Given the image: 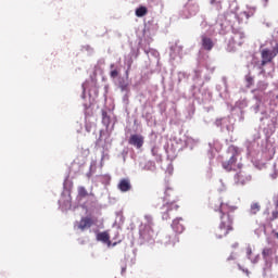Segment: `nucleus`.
<instances>
[{"mask_svg":"<svg viewBox=\"0 0 278 278\" xmlns=\"http://www.w3.org/2000/svg\"><path fill=\"white\" fill-rule=\"evenodd\" d=\"M214 210L220 214L219 225L215 230V238L220 240L223 238H227V236L233 231V213L238 207L217 200L214 203Z\"/></svg>","mask_w":278,"mask_h":278,"instance_id":"nucleus-1","label":"nucleus"},{"mask_svg":"<svg viewBox=\"0 0 278 278\" xmlns=\"http://www.w3.org/2000/svg\"><path fill=\"white\" fill-rule=\"evenodd\" d=\"M226 153L228 160L222 163L223 169L228 173H231V170H240V168H242V163L238 161V157H240V148L229 146Z\"/></svg>","mask_w":278,"mask_h":278,"instance_id":"nucleus-2","label":"nucleus"},{"mask_svg":"<svg viewBox=\"0 0 278 278\" xmlns=\"http://www.w3.org/2000/svg\"><path fill=\"white\" fill-rule=\"evenodd\" d=\"M244 42H247V35L244 31L233 28L230 38L228 39L227 51L229 53L238 51Z\"/></svg>","mask_w":278,"mask_h":278,"instance_id":"nucleus-3","label":"nucleus"},{"mask_svg":"<svg viewBox=\"0 0 278 278\" xmlns=\"http://www.w3.org/2000/svg\"><path fill=\"white\" fill-rule=\"evenodd\" d=\"M261 68H264L266 64H270L273 60H275V54L271 52L270 49L265 48L261 51Z\"/></svg>","mask_w":278,"mask_h":278,"instance_id":"nucleus-4","label":"nucleus"},{"mask_svg":"<svg viewBox=\"0 0 278 278\" xmlns=\"http://www.w3.org/2000/svg\"><path fill=\"white\" fill-rule=\"evenodd\" d=\"M96 224L97 223L92 217H83L77 225V229H79L80 231H86V229H90V227Z\"/></svg>","mask_w":278,"mask_h":278,"instance_id":"nucleus-5","label":"nucleus"},{"mask_svg":"<svg viewBox=\"0 0 278 278\" xmlns=\"http://www.w3.org/2000/svg\"><path fill=\"white\" fill-rule=\"evenodd\" d=\"M249 181H251V176L242 170L235 175V184H237V186H244L245 184H249Z\"/></svg>","mask_w":278,"mask_h":278,"instance_id":"nucleus-6","label":"nucleus"},{"mask_svg":"<svg viewBox=\"0 0 278 278\" xmlns=\"http://www.w3.org/2000/svg\"><path fill=\"white\" fill-rule=\"evenodd\" d=\"M129 144L136 147L137 149H142V144H144V137L140 135H132L129 138Z\"/></svg>","mask_w":278,"mask_h":278,"instance_id":"nucleus-7","label":"nucleus"},{"mask_svg":"<svg viewBox=\"0 0 278 278\" xmlns=\"http://www.w3.org/2000/svg\"><path fill=\"white\" fill-rule=\"evenodd\" d=\"M201 40L202 49H204V51H212V49H214V40H212V38L207 37L206 35H202Z\"/></svg>","mask_w":278,"mask_h":278,"instance_id":"nucleus-8","label":"nucleus"},{"mask_svg":"<svg viewBox=\"0 0 278 278\" xmlns=\"http://www.w3.org/2000/svg\"><path fill=\"white\" fill-rule=\"evenodd\" d=\"M181 220L184 218H176L172 223V229L175 231V233H181L182 231H186V226L181 224Z\"/></svg>","mask_w":278,"mask_h":278,"instance_id":"nucleus-9","label":"nucleus"},{"mask_svg":"<svg viewBox=\"0 0 278 278\" xmlns=\"http://www.w3.org/2000/svg\"><path fill=\"white\" fill-rule=\"evenodd\" d=\"M117 188L121 190V192H129V190H131V181L129 178H123L119 180Z\"/></svg>","mask_w":278,"mask_h":278,"instance_id":"nucleus-10","label":"nucleus"},{"mask_svg":"<svg viewBox=\"0 0 278 278\" xmlns=\"http://www.w3.org/2000/svg\"><path fill=\"white\" fill-rule=\"evenodd\" d=\"M155 231H153V228L148 225L144 227V229L140 232L141 238H143V240H151V238H153Z\"/></svg>","mask_w":278,"mask_h":278,"instance_id":"nucleus-11","label":"nucleus"},{"mask_svg":"<svg viewBox=\"0 0 278 278\" xmlns=\"http://www.w3.org/2000/svg\"><path fill=\"white\" fill-rule=\"evenodd\" d=\"M98 242H103L104 244H112V241H110V232L109 231H102L97 235Z\"/></svg>","mask_w":278,"mask_h":278,"instance_id":"nucleus-12","label":"nucleus"},{"mask_svg":"<svg viewBox=\"0 0 278 278\" xmlns=\"http://www.w3.org/2000/svg\"><path fill=\"white\" fill-rule=\"evenodd\" d=\"M247 255L249 260L253 262V264H255V262H257V260L260 258V252H256L254 248H251V247L248 248Z\"/></svg>","mask_w":278,"mask_h":278,"instance_id":"nucleus-13","label":"nucleus"},{"mask_svg":"<svg viewBox=\"0 0 278 278\" xmlns=\"http://www.w3.org/2000/svg\"><path fill=\"white\" fill-rule=\"evenodd\" d=\"M173 210H175V212H177V210H179V205H177L175 202L167 203V212L165 214H163V218L165 220H168V218H170V216H168V214H170V212H173Z\"/></svg>","mask_w":278,"mask_h":278,"instance_id":"nucleus-14","label":"nucleus"},{"mask_svg":"<svg viewBox=\"0 0 278 278\" xmlns=\"http://www.w3.org/2000/svg\"><path fill=\"white\" fill-rule=\"evenodd\" d=\"M262 210V205L258 202H253L250 205L249 214L255 216Z\"/></svg>","mask_w":278,"mask_h":278,"instance_id":"nucleus-15","label":"nucleus"},{"mask_svg":"<svg viewBox=\"0 0 278 278\" xmlns=\"http://www.w3.org/2000/svg\"><path fill=\"white\" fill-rule=\"evenodd\" d=\"M135 14L138 18H142V16H147V14H149V9H147V7H139L136 9Z\"/></svg>","mask_w":278,"mask_h":278,"instance_id":"nucleus-16","label":"nucleus"},{"mask_svg":"<svg viewBox=\"0 0 278 278\" xmlns=\"http://www.w3.org/2000/svg\"><path fill=\"white\" fill-rule=\"evenodd\" d=\"M253 10H248V11H242L239 15L238 18H240L241 21H249V18H251V16H253Z\"/></svg>","mask_w":278,"mask_h":278,"instance_id":"nucleus-17","label":"nucleus"},{"mask_svg":"<svg viewBox=\"0 0 278 278\" xmlns=\"http://www.w3.org/2000/svg\"><path fill=\"white\" fill-rule=\"evenodd\" d=\"M211 5H215V10L220 12L223 10V0H210Z\"/></svg>","mask_w":278,"mask_h":278,"instance_id":"nucleus-18","label":"nucleus"},{"mask_svg":"<svg viewBox=\"0 0 278 278\" xmlns=\"http://www.w3.org/2000/svg\"><path fill=\"white\" fill-rule=\"evenodd\" d=\"M78 197L81 199H86V197H88V190H86V187H78Z\"/></svg>","mask_w":278,"mask_h":278,"instance_id":"nucleus-19","label":"nucleus"},{"mask_svg":"<svg viewBox=\"0 0 278 278\" xmlns=\"http://www.w3.org/2000/svg\"><path fill=\"white\" fill-rule=\"evenodd\" d=\"M257 88H258V90L264 91V90H266V88H268V83L261 80L257 83Z\"/></svg>","mask_w":278,"mask_h":278,"instance_id":"nucleus-20","label":"nucleus"},{"mask_svg":"<svg viewBox=\"0 0 278 278\" xmlns=\"http://www.w3.org/2000/svg\"><path fill=\"white\" fill-rule=\"evenodd\" d=\"M245 81H247V84H248V88H251V86H253L255 79L253 78V76L248 75V76L245 77Z\"/></svg>","mask_w":278,"mask_h":278,"instance_id":"nucleus-21","label":"nucleus"},{"mask_svg":"<svg viewBox=\"0 0 278 278\" xmlns=\"http://www.w3.org/2000/svg\"><path fill=\"white\" fill-rule=\"evenodd\" d=\"M270 51H271V53H274V58H277V55H278V42L275 43V46L273 47V49Z\"/></svg>","mask_w":278,"mask_h":278,"instance_id":"nucleus-22","label":"nucleus"},{"mask_svg":"<svg viewBox=\"0 0 278 278\" xmlns=\"http://www.w3.org/2000/svg\"><path fill=\"white\" fill-rule=\"evenodd\" d=\"M264 257H268V255H273V250L270 249H264L263 250Z\"/></svg>","mask_w":278,"mask_h":278,"instance_id":"nucleus-23","label":"nucleus"},{"mask_svg":"<svg viewBox=\"0 0 278 278\" xmlns=\"http://www.w3.org/2000/svg\"><path fill=\"white\" fill-rule=\"evenodd\" d=\"M277 218H278V211L276 210V211H273L271 212V216H270V218H269V220H277Z\"/></svg>","mask_w":278,"mask_h":278,"instance_id":"nucleus-24","label":"nucleus"},{"mask_svg":"<svg viewBox=\"0 0 278 278\" xmlns=\"http://www.w3.org/2000/svg\"><path fill=\"white\" fill-rule=\"evenodd\" d=\"M110 77H112V79H116V77H118V71L117 70L111 71Z\"/></svg>","mask_w":278,"mask_h":278,"instance_id":"nucleus-25","label":"nucleus"},{"mask_svg":"<svg viewBox=\"0 0 278 278\" xmlns=\"http://www.w3.org/2000/svg\"><path fill=\"white\" fill-rule=\"evenodd\" d=\"M270 0H261V3L263 5V8H268V3Z\"/></svg>","mask_w":278,"mask_h":278,"instance_id":"nucleus-26","label":"nucleus"},{"mask_svg":"<svg viewBox=\"0 0 278 278\" xmlns=\"http://www.w3.org/2000/svg\"><path fill=\"white\" fill-rule=\"evenodd\" d=\"M151 153H152V155H157V147H153L152 149H151Z\"/></svg>","mask_w":278,"mask_h":278,"instance_id":"nucleus-27","label":"nucleus"},{"mask_svg":"<svg viewBox=\"0 0 278 278\" xmlns=\"http://www.w3.org/2000/svg\"><path fill=\"white\" fill-rule=\"evenodd\" d=\"M271 238H273L274 240H277V241H278V232H277V231H273V232H271Z\"/></svg>","mask_w":278,"mask_h":278,"instance_id":"nucleus-28","label":"nucleus"},{"mask_svg":"<svg viewBox=\"0 0 278 278\" xmlns=\"http://www.w3.org/2000/svg\"><path fill=\"white\" fill-rule=\"evenodd\" d=\"M108 118V121H110V117H108V113H103V121H105Z\"/></svg>","mask_w":278,"mask_h":278,"instance_id":"nucleus-29","label":"nucleus"},{"mask_svg":"<svg viewBox=\"0 0 278 278\" xmlns=\"http://www.w3.org/2000/svg\"><path fill=\"white\" fill-rule=\"evenodd\" d=\"M126 271H127V267H123L122 268V275H125Z\"/></svg>","mask_w":278,"mask_h":278,"instance_id":"nucleus-30","label":"nucleus"},{"mask_svg":"<svg viewBox=\"0 0 278 278\" xmlns=\"http://www.w3.org/2000/svg\"><path fill=\"white\" fill-rule=\"evenodd\" d=\"M275 205H276V210H277L278 208V197H276Z\"/></svg>","mask_w":278,"mask_h":278,"instance_id":"nucleus-31","label":"nucleus"},{"mask_svg":"<svg viewBox=\"0 0 278 278\" xmlns=\"http://www.w3.org/2000/svg\"><path fill=\"white\" fill-rule=\"evenodd\" d=\"M201 26L202 27H207V22H202Z\"/></svg>","mask_w":278,"mask_h":278,"instance_id":"nucleus-32","label":"nucleus"},{"mask_svg":"<svg viewBox=\"0 0 278 278\" xmlns=\"http://www.w3.org/2000/svg\"><path fill=\"white\" fill-rule=\"evenodd\" d=\"M243 273H245L247 275H249V269H242Z\"/></svg>","mask_w":278,"mask_h":278,"instance_id":"nucleus-33","label":"nucleus"},{"mask_svg":"<svg viewBox=\"0 0 278 278\" xmlns=\"http://www.w3.org/2000/svg\"><path fill=\"white\" fill-rule=\"evenodd\" d=\"M111 68H114V64H111Z\"/></svg>","mask_w":278,"mask_h":278,"instance_id":"nucleus-34","label":"nucleus"},{"mask_svg":"<svg viewBox=\"0 0 278 278\" xmlns=\"http://www.w3.org/2000/svg\"><path fill=\"white\" fill-rule=\"evenodd\" d=\"M239 269L242 270V267L239 265Z\"/></svg>","mask_w":278,"mask_h":278,"instance_id":"nucleus-35","label":"nucleus"},{"mask_svg":"<svg viewBox=\"0 0 278 278\" xmlns=\"http://www.w3.org/2000/svg\"><path fill=\"white\" fill-rule=\"evenodd\" d=\"M113 244H117V242H114Z\"/></svg>","mask_w":278,"mask_h":278,"instance_id":"nucleus-36","label":"nucleus"}]
</instances>
